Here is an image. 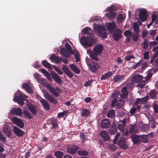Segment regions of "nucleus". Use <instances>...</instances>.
<instances>
[{
  "label": "nucleus",
  "mask_w": 158,
  "mask_h": 158,
  "mask_svg": "<svg viewBox=\"0 0 158 158\" xmlns=\"http://www.w3.org/2000/svg\"><path fill=\"white\" fill-rule=\"evenodd\" d=\"M90 20L94 21L93 28L97 35L102 38H106L107 34L106 32V30L102 26L103 23L102 20L98 18L96 16L92 17L90 19Z\"/></svg>",
  "instance_id": "f257e3e1"
},
{
  "label": "nucleus",
  "mask_w": 158,
  "mask_h": 158,
  "mask_svg": "<svg viewBox=\"0 0 158 158\" xmlns=\"http://www.w3.org/2000/svg\"><path fill=\"white\" fill-rule=\"evenodd\" d=\"M103 49L102 46L101 44H98L94 46L93 48V52L90 49H88L87 52L92 59L97 61L98 60L97 56L101 54Z\"/></svg>",
  "instance_id": "f03ea898"
},
{
  "label": "nucleus",
  "mask_w": 158,
  "mask_h": 158,
  "mask_svg": "<svg viewBox=\"0 0 158 158\" xmlns=\"http://www.w3.org/2000/svg\"><path fill=\"white\" fill-rule=\"evenodd\" d=\"M116 7L114 5H111L107 7L105 10L106 12H108L105 14V16L109 20H113L115 19L117 13L116 12Z\"/></svg>",
  "instance_id": "7ed1b4c3"
},
{
  "label": "nucleus",
  "mask_w": 158,
  "mask_h": 158,
  "mask_svg": "<svg viewBox=\"0 0 158 158\" xmlns=\"http://www.w3.org/2000/svg\"><path fill=\"white\" fill-rule=\"evenodd\" d=\"M81 44L84 47L88 48L92 46L96 41L95 38L90 37H82L80 40Z\"/></svg>",
  "instance_id": "20e7f679"
},
{
  "label": "nucleus",
  "mask_w": 158,
  "mask_h": 158,
  "mask_svg": "<svg viewBox=\"0 0 158 158\" xmlns=\"http://www.w3.org/2000/svg\"><path fill=\"white\" fill-rule=\"evenodd\" d=\"M27 97L25 95L22 94L19 90H18L15 94L14 98V101L17 102L19 104L23 105L24 103L22 99H25Z\"/></svg>",
  "instance_id": "39448f33"
},
{
  "label": "nucleus",
  "mask_w": 158,
  "mask_h": 158,
  "mask_svg": "<svg viewBox=\"0 0 158 158\" xmlns=\"http://www.w3.org/2000/svg\"><path fill=\"white\" fill-rule=\"evenodd\" d=\"M65 46L69 53L70 54L74 55L76 61L78 62L80 60L79 54L76 50L73 51L71 48L70 45L67 43H66L65 44Z\"/></svg>",
  "instance_id": "423d86ee"
},
{
  "label": "nucleus",
  "mask_w": 158,
  "mask_h": 158,
  "mask_svg": "<svg viewBox=\"0 0 158 158\" xmlns=\"http://www.w3.org/2000/svg\"><path fill=\"white\" fill-rule=\"evenodd\" d=\"M44 95L45 98L48 100L49 102L56 103L57 102V100L56 99L53 98L52 96L48 92L43 91Z\"/></svg>",
  "instance_id": "0eeeda50"
},
{
  "label": "nucleus",
  "mask_w": 158,
  "mask_h": 158,
  "mask_svg": "<svg viewBox=\"0 0 158 158\" xmlns=\"http://www.w3.org/2000/svg\"><path fill=\"white\" fill-rule=\"evenodd\" d=\"M44 86L47 88L49 92L52 94L56 97L59 96L58 93L56 91V90L54 89V88L52 87L50 85L46 83Z\"/></svg>",
  "instance_id": "6e6552de"
},
{
  "label": "nucleus",
  "mask_w": 158,
  "mask_h": 158,
  "mask_svg": "<svg viewBox=\"0 0 158 158\" xmlns=\"http://www.w3.org/2000/svg\"><path fill=\"white\" fill-rule=\"evenodd\" d=\"M33 76L37 82L38 83L43 85L44 86L46 83V82L44 81L43 78L40 77L38 73H35L33 74Z\"/></svg>",
  "instance_id": "1a4fd4ad"
},
{
  "label": "nucleus",
  "mask_w": 158,
  "mask_h": 158,
  "mask_svg": "<svg viewBox=\"0 0 158 158\" xmlns=\"http://www.w3.org/2000/svg\"><path fill=\"white\" fill-rule=\"evenodd\" d=\"M118 144L121 148L124 149H126L128 147V145L126 143V139L123 137L120 138Z\"/></svg>",
  "instance_id": "9d476101"
},
{
  "label": "nucleus",
  "mask_w": 158,
  "mask_h": 158,
  "mask_svg": "<svg viewBox=\"0 0 158 158\" xmlns=\"http://www.w3.org/2000/svg\"><path fill=\"white\" fill-rule=\"evenodd\" d=\"M12 120L13 123L18 126L21 128L23 127L24 124L21 119L15 117L13 118Z\"/></svg>",
  "instance_id": "9b49d317"
},
{
  "label": "nucleus",
  "mask_w": 158,
  "mask_h": 158,
  "mask_svg": "<svg viewBox=\"0 0 158 158\" xmlns=\"http://www.w3.org/2000/svg\"><path fill=\"white\" fill-rule=\"evenodd\" d=\"M27 104L29 109L31 112L33 114H35L37 110V107L33 105L32 104L29 102H27Z\"/></svg>",
  "instance_id": "f8f14e48"
},
{
  "label": "nucleus",
  "mask_w": 158,
  "mask_h": 158,
  "mask_svg": "<svg viewBox=\"0 0 158 158\" xmlns=\"http://www.w3.org/2000/svg\"><path fill=\"white\" fill-rule=\"evenodd\" d=\"M122 33V31L121 30L116 29L113 33V38L116 40H118L121 37Z\"/></svg>",
  "instance_id": "ddd939ff"
},
{
  "label": "nucleus",
  "mask_w": 158,
  "mask_h": 158,
  "mask_svg": "<svg viewBox=\"0 0 158 158\" xmlns=\"http://www.w3.org/2000/svg\"><path fill=\"white\" fill-rule=\"evenodd\" d=\"M139 17L142 21H145L147 18L146 11L144 9L141 10L140 11Z\"/></svg>",
  "instance_id": "4468645a"
},
{
  "label": "nucleus",
  "mask_w": 158,
  "mask_h": 158,
  "mask_svg": "<svg viewBox=\"0 0 158 158\" xmlns=\"http://www.w3.org/2000/svg\"><path fill=\"white\" fill-rule=\"evenodd\" d=\"M62 70L66 74L69 78H72L73 76V73L71 72L69 68L65 65L62 67Z\"/></svg>",
  "instance_id": "2eb2a0df"
},
{
  "label": "nucleus",
  "mask_w": 158,
  "mask_h": 158,
  "mask_svg": "<svg viewBox=\"0 0 158 158\" xmlns=\"http://www.w3.org/2000/svg\"><path fill=\"white\" fill-rule=\"evenodd\" d=\"M107 29L109 32L111 33L113 29L116 27V25L114 22L107 23H106Z\"/></svg>",
  "instance_id": "dca6fc26"
},
{
  "label": "nucleus",
  "mask_w": 158,
  "mask_h": 158,
  "mask_svg": "<svg viewBox=\"0 0 158 158\" xmlns=\"http://www.w3.org/2000/svg\"><path fill=\"white\" fill-rule=\"evenodd\" d=\"M149 99L148 96H146L141 98H137L136 101L135 103V105H137L138 104H142L146 102Z\"/></svg>",
  "instance_id": "f3484780"
},
{
  "label": "nucleus",
  "mask_w": 158,
  "mask_h": 158,
  "mask_svg": "<svg viewBox=\"0 0 158 158\" xmlns=\"http://www.w3.org/2000/svg\"><path fill=\"white\" fill-rule=\"evenodd\" d=\"M142 79V76L139 74L134 76L131 79L132 81L134 83H138Z\"/></svg>",
  "instance_id": "a211bd4d"
},
{
  "label": "nucleus",
  "mask_w": 158,
  "mask_h": 158,
  "mask_svg": "<svg viewBox=\"0 0 158 158\" xmlns=\"http://www.w3.org/2000/svg\"><path fill=\"white\" fill-rule=\"evenodd\" d=\"M13 132L19 136H22L24 134V132L21 129L15 126L14 127Z\"/></svg>",
  "instance_id": "6ab92c4d"
},
{
  "label": "nucleus",
  "mask_w": 158,
  "mask_h": 158,
  "mask_svg": "<svg viewBox=\"0 0 158 158\" xmlns=\"http://www.w3.org/2000/svg\"><path fill=\"white\" fill-rule=\"evenodd\" d=\"M110 125V122L107 119H105L102 120L101 126L103 128H106L109 127Z\"/></svg>",
  "instance_id": "aec40b11"
},
{
  "label": "nucleus",
  "mask_w": 158,
  "mask_h": 158,
  "mask_svg": "<svg viewBox=\"0 0 158 158\" xmlns=\"http://www.w3.org/2000/svg\"><path fill=\"white\" fill-rule=\"evenodd\" d=\"M23 88L29 93L32 94L33 92L31 86L27 83H24L23 85Z\"/></svg>",
  "instance_id": "412c9836"
},
{
  "label": "nucleus",
  "mask_w": 158,
  "mask_h": 158,
  "mask_svg": "<svg viewBox=\"0 0 158 158\" xmlns=\"http://www.w3.org/2000/svg\"><path fill=\"white\" fill-rule=\"evenodd\" d=\"M88 67L90 70L92 72H95L99 68V66L96 63L92 62V64H89Z\"/></svg>",
  "instance_id": "4be33fe9"
},
{
  "label": "nucleus",
  "mask_w": 158,
  "mask_h": 158,
  "mask_svg": "<svg viewBox=\"0 0 158 158\" xmlns=\"http://www.w3.org/2000/svg\"><path fill=\"white\" fill-rule=\"evenodd\" d=\"M78 147L77 146H73L68 148L67 151L68 152L71 154H74L77 150L78 149Z\"/></svg>",
  "instance_id": "5701e85b"
},
{
  "label": "nucleus",
  "mask_w": 158,
  "mask_h": 158,
  "mask_svg": "<svg viewBox=\"0 0 158 158\" xmlns=\"http://www.w3.org/2000/svg\"><path fill=\"white\" fill-rule=\"evenodd\" d=\"M10 113L12 114H16L18 115H21L22 113L21 110L19 108L16 109L15 108H12L10 110Z\"/></svg>",
  "instance_id": "b1692460"
},
{
  "label": "nucleus",
  "mask_w": 158,
  "mask_h": 158,
  "mask_svg": "<svg viewBox=\"0 0 158 158\" xmlns=\"http://www.w3.org/2000/svg\"><path fill=\"white\" fill-rule=\"evenodd\" d=\"M51 74L53 78L57 82L60 84L61 83V79L56 73L54 72H52Z\"/></svg>",
  "instance_id": "393cba45"
},
{
  "label": "nucleus",
  "mask_w": 158,
  "mask_h": 158,
  "mask_svg": "<svg viewBox=\"0 0 158 158\" xmlns=\"http://www.w3.org/2000/svg\"><path fill=\"white\" fill-rule=\"evenodd\" d=\"M124 34L126 37H127L126 41L127 42H130L132 35L131 31L129 30H126L125 31Z\"/></svg>",
  "instance_id": "a878e982"
},
{
  "label": "nucleus",
  "mask_w": 158,
  "mask_h": 158,
  "mask_svg": "<svg viewBox=\"0 0 158 158\" xmlns=\"http://www.w3.org/2000/svg\"><path fill=\"white\" fill-rule=\"evenodd\" d=\"M124 78L123 75H118L113 77L114 81L115 82L119 83L122 82Z\"/></svg>",
  "instance_id": "bb28decb"
},
{
  "label": "nucleus",
  "mask_w": 158,
  "mask_h": 158,
  "mask_svg": "<svg viewBox=\"0 0 158 158\" xmlns=\"http://www.w3.org/2000/svg\"><path fill=\"white\" fill-rule=\"evenodd\" d=\"M40 102L45 110H48L50 109V106L48 102L45 99H44L42 100H41Z\"/></svg>",
  "instance_id": "cd10ccee"
},
{
  "label": "nucleus",
  "mask_w": 158,
  "mask_h": 158,
  "mask_svg": "<svg viewBox=\"0 0 158 158\" xmlns=\"http://www.w3.org/2000/svg\"><path fill=\"white\" fill-rule=\"evenodd\" d=\"M70 68L72 70L77 74H79L80 71L79 69L73 64H70L69 65Z\"/></svg>",
  "instance_id": "c85d7f7f"
},
{
  "label": "nucleus",
  "mask_w": 158,
  "mask_h": 158,
  "mask_svg": "<svg viewBox=\"0 0 158 158\" xmlns=\"http://www.w3.org/2000/svg\"><path fill=\"white\" fill-rule=\"evenodd\" d=\"M126 18V15L124 14H119L117 17V20L118 23L123 21Z\"/></svg>",
  "instance_id": "c756f323"
},
{
  "label": "nucleus",
  "mask_w": 158,
  "mask_h": 158,
  "mask_svg": "<svg viewBox=\"0 0 158 158\" xmlns=\"http://www.w3.org/2000/svg\"><path fill=\"white\" fill-rule=\"evenodd\" d=\"M115 72L114 71L107 73L102 76L101 78V79L102 80L106 79L111 76Z\"/></svg>",
  "instance_id": "7c9ffc66"
},
{
  "label": "nucleus",
  "mask_w": 158,
  "mask_h": 158,
  "mask_svg": "<svg viewBox=\"0 0 158 158\" xmlns=\"http://www.w3.org/2000/svg\"><path fill=\"white\" fill-rule=\"evenodd\" d=\"M100 135L105 140L107 141L109 139V137L106 131H101L100 132Z\"/></svg>",
  "instance_id": "2f4dec72"
},
{
  "label": "nucleus",
  "mask_w": 158,
  "mask_h": 158,
  "mask_svg": "<svg viewBox=\"0 0 158 158\" xmlns=\"http://www.w3.org/2000/svg\"><path fill=\"white\" fill-rule=\"evenodd\" d=\"M2 131L8 136H10L11 135V131H10L7 127L5 125L2 129Z\"/></svg>",
  "instance_id": "473e14b6"
},
{
  "label": "nucleus",
  "mask_w": 158,
  "mask_h": 158,
  "mask_svg": "<svg viewBox=\"0 0 158 158\" xmlns=\"http://www.w3.org/2000/svg\"><path fill=\"white\" fill-rule=\"evenodd\" d=\"M84 35L90 34L92 33L91 29L89 27H87L81 31Z\"/></svg>",
  "instance_id": "72a5a7b5"
},
{
  "label": "nucleus",
  "mask_w": 158,
  "mask_h": 158,
  "mask_svg": "<svg viewBox=\"0 0 158 158\" xmlns=\"http://www.w3.org/2000/svg\"><path fill=\"white\" fill-rule=\"evenodd\" d=\"M140 137L136 135L132 136L131 139L134 143H137L140 141Z\"/></svg>",
  "instance_id": "f704fd0d"
},
{
  "label": "nucleus",
  "mask_w": 158,
  "mask_h": 158,
  "mask_svg": "<svg viewBox=\"0 0 158 158\" xmlns=\"http://www.w3.org/2000/svg\"><path fill=\"white\" fill-rule=\"evenodd\" d=\"M63 153L61 151H56L54 152V155L57 158H62Z\"/></svg>",
  "instance_id": "c9c22d12"
},
{
  "label": "nucleus",
  "mask_w": 158,
  "mask_h": 158,
  "mask_svg": "<svg viewBox=\"0 0 158 158\" xmlns=\"http://www.w3.org/2000/svg\"><path fill=\"white\" fill-rule=\"evenodd\" d=\"M127 88L126 87H124L123 89L122 92V93L121 94V97L122 98H125L128 94V93L127 91Z\"/></svg>",
  "instance_id": "e433bc0d"
},
{
  "label": "nucleus",
  "mask_w": 158,
  "mask_h": 158,
  "mask_svg": "<svg viewBox=\"0 0 158 158\" xmlns=\"http://www.w3.org/2000/svg\"><path fill=\"white\" fill-rule=\"evenodd\" d=\"M90 113V111L89 110L84 109L81 113V115L83 116H86L88 115Z\"/></svg>",
  "instance_id": "4c0bfd02"
},
{
  "label": "nucleus",
  "mask_w": 158,
  "mask_h": 158,
  "mask_svg": "<svg viewBox=\"0 0 158 158\" xmlns=\"http://www.w3.org/2000/svg\"><path fill=\"white\" fill-rule=\"evenodd\" d=\"M60 52L61 54L63 55L66 58L69 57V55L68 52H66L65 49L64 48H62L60 50Z\"/></svg>",
  "instance_id": "58836bf2"
},
{
  "label": "nucleus",
  "mask_w": 158,
  "mask_h": 158,
  "mask_svg": "<svg viewBox=\"0 0 158 158\" xmlns=\"http://www.w3.org/2000/svg\"><path fill=\"white\" fill-rule=\"evenodd\" d=\"M125 125L124 121H123V123L119 124H118V129L121 132H123L124 130V126Z\"/></svg>",
  "instance_id": "ea45409f"
},
{
  "label": "nucleus",
  "mask_w": 158,
  "mask_h": 158,
  "mask_svg": "<svg viewBox=\"0 0 158 158\" xmlns=\"http://www.w3.org/2000/svg\"><path fill=\"white\" fill-rule=\"evenodd\" d=\"M115 115V111L113 110H109L107 113V116L108 118H112Z\"/></svg>",
  "instance_id": "a19ab883"
},
{
  "label": "nucleus",
  "mask_w": 158,
  "mask_h": 158,
  "mask_svg": "<svg viewBox=\"0 0 158 158\" xmlns=\"http://www.w3.org/2000/svg\"><path fill=\"white\" fill-rule=\"evenodd\" d=\"M140 141L146 143L148 142L147 136L146 135H142L140 136Z\"/></svg>",
  "instance_id": "79ce46f5"
},
{
  "label": "nucleus",
  "mask_w": 158,
  "mask_h": 158,
  "mask_svg": "<svg viewBox=\"0 0 158 158\" xmlns=\"http://www.w3.org/2000/svg\"><path fill=\"white\" fill-rule=\"evenodd\" d=\"M124 104V100L123 99H121L118 101L116 103V106L118 107H121Z\"/></svg>",
  "instance_id": "37998d69"
},
{
  "label": "nucleus",
  "mask_w": 158,
  "mask_h": 158,
  "mask_svg": "<svg viewBox=\"0 0 158 158\" xmlns=\"http://www.w3.org/2000/svg\"><path fill=\"white\" fill-rule=\"evenodd\" d=\"M77 153L79 155L81 156H87L88 154V152L85 150H79L77 152Z\"/></svg>",
  "instance_id": "c03bdc74"
},
{
  "label": "nucleus",
  "mask_w": 158,
  "mask_h": 158,
  "mask_svg": "<svg viewBox=\"0 0 158 158\" xmlns=\"http://www.w3.org/2000/svg\"><path fill=\"white\" fill-rule=\"evenodd\" d=\"M42 64L46 67L51 69L52 67L51 65L49 64L46 60H43L42 61Z\"/></svg>",
  "instance_id": "a18cd8bd"
},
{
  "label": "nucleus",
  "mask_w": 158,
  "mask_h": 158,
  "mask_svg": "<svg viewBox=\"0 0 158 158\" xmlns=\"http://www.w3.org/2000/svg\"><path fill=\"white\" fill-rule=\"evenodd\" d=\"M133 28L135 33H138L139 32V27L137 23H135L133 24Z\"/></svg>",
  "instance_id": "49530a36"
},
{
  "label": "nucleus",
  "mask_w": 158,
  "mask_h": 158,
  "mask_svg": "<svg viewBox=\"0 0 158 158\" xmlns=\"http://www.w3.org/2000/svg\"><path fill=\"white\" fill-rule=\"evenodd\" d=\"M133 40L136 41L138 40L139 37V35L138 33H133L131 35Z\"/></svg>",
  "instance_id": "de8ad7c7"
},
{
  "label": "nucleus",
  "mask_w": 158,
  "mask_h": 158,
  "mask_svg": "<svg viewBox=\"0 0 158 158\" xmlns=\"http://www.w3.org/2000/svg\"><path fill=\"white\" fill-rule=\"evenodd\" d=\"M117 131V130L115 128L112 127L108 131V133L111 135L114 134L116 133Z\"/></svg>",
  "instance_id": "09e8293b"
},
{
  "label": "nucleus",
  "mask_w": 158,
  "mask_h": 158,
  "mask_svg": "<svg viewBox=\"0 0 158 158\" xmlns=\"http://www.w3.org/2000/svg\"><path fill=\"white\" fill-rule=\"evenodd\" d=\"M23 114L26 117L28 118H32V116L30 114L29 112L25 110V109L23 110Z\"/></svg>",
  "instance_id": "8fccbe9b"
},
{
  "label": "nucleus",
  "mask_w": 158,
  "mask_h": 158,
  "mask_svg": "<svg viewBox=\"0 0 158 158\" xmlns=\"http://www.w3.org/2000/svg\"><path fill=\"white\" fill-rule=\"evenodd\" d=\"M141 45L144 49H146L148 48V45L147 41L145 40H144V42Z\"/></svg>",
  "instance_id": "3c124183"
},
{
  "label": "nucleus",
  "mask_w": 158,
  "mask_h": 158,
  "mask_svg": "<svg viewBox=\"0 0 158 158\" xmlns=\"http://www.w3.org/2000/svg\"><path fill=\"white\" fill-rule=\"evenodd\" d=\"M54 69L59 74L61 75L63 74V72L57 67L55 66Z\"/></svg>",
  "instance_id": "603ef678"
},
{
  "label": "nucleus",
  "mask_w": 158,
  "mask_h": 158,
  "mask_svg": "<svg viewBox=\"0 0 158 158\" xmlns=\"http://www.w3.org/2000/svg\"><path fill=\"white\" fill-rule=\"evenodd\" d=\"M59 59V57L56 56L55 55H52L50 57V59L53 61H55L57 59Z\"/></svg>",
  "instance_id": "864d4df0"
},
{
  "label": "nucleus",
  "mask_w": 158,
  "mask_h": 158,
  "mask_svg": "<svg viewBox=\"0 0 158 158\" xmlns=\"http://www.w3.org/2000/svg\"><path fill=\"white\" fill-rule=\"evenodd\" d=\"M157 13H153L152 16V22H154L156 19L157 17Z\"/></svg>",
  "instance_id": "5fc2aeb1"
},
{
  "label": "nucleus",
  "mask_w": 158,
  "mask_h": 158,
  "mask_svg": "<svg viewBox=\"0 0 158 158\" xmlns=\"http://www.w3.org/2000/svg\"><path fill=\"white\" fill-rule=\"evenodd\" d=\"M140 64L141 61H139L138 63L133 65L132 66V69H136L140 65Z\"/></svg>",
  "instance_id": "6e6d98bb"
},
{
  "label": "nucleus",
  "mask_w": 158,
  "mask_h": 158,
  "mask_svg": "<svg viewBox=\"0 0 158 158\" xmlns=\"http://www.w3.org/2000/svg\"><path fill=\"white\" fill-rule=\"evenodd\" d=\"M152 74L151 73H148L145 77V80L146 82H148L152 77Z\"/></svg>",
  "instance_id": "4d7b16f0"
},
{
  "label": "nucleus",
  "mask_w": 158,
  "mask_h": 158,
  "mask_svg": "<svg viewBox=\"0 0 158 158\" xmlns=\"http://www.w3.org/2000/svg\"><path fill=\"white\" fill-rule=\"evenodd\" d=\"M148 33L147 31L146 30H143L142 32V37L144 38L146 36Z\"/></svg>",
  "instance_id": "13d9d810"
},
{
  "label": "nucleus",
  "mask_w": 158,
  "mask_h": 158,
  "mask_svg": "<svg viewBox=\"0 0 158 158\" xmlns=\"http://www.w3.org/2000/svg\"><path fill=\"white\" fill-rule=\"evenodd\" d=\"M35 96L36 99L39 101L40 102L41 101V100L44 99L37 94H35Z\"/></svg>",
  "instance_id": "bf43d9fd"
},
{
  "label": "nucleus",
  "mask_w": 158,
  "mask_h": 158,
  "mask_svg": "<svg viewBox=\"0 0 158 158\" xmlns=\"http://www.w3.org/2000/svg\"><path fill=\"white\" fill-rule=\"evenodd\" d=\"M153 108L155 113H158V105H154L153 106Z\"/></svg>",
  "instance_id": "052dcab7"
},
{
  "label": "nucleus",
  "mask_w": 158,
  "mask_h": 158,
  "mask_svg": "<svg viewBox=\"0 0 158 158\" xmlns=\"http://www.w3.org/2000/svg\"><path fill=\"white\" fill-rule=\"evenodd\" d=\"M108 147L113 151L115 150L116 148L112 144H109L108 145Z\"/></svg>",
  "instance_id": "680f3d73"
},
{
  "label": "nucleus",
  "mask_w": 158,
  "mask_h": 158,
  "mask_svg": "<svg viewBox=\"0 0 158 158\" xmlns=\"http://www.w3.org/2000/svg\"><path fill=\"white\" fill-rule=\"evenodd\" d=\"M134 57L132 55L127 56L125 57V59L127 61H129L131 58H133Z\"/></svg>",
  "instance_id": "e2e57ef3"
},
{
  "label": "nucleus",
  "mask_w": 158,
  "mask_h": 158,
  "mask_svg": "<svg viewBox=\"0 0 158 158\" xmlns=\"http://www.w3.org/2000/svg\"><path fill=\"white\" fill-rule=\"evenodd\" d=\"M158 44V43L156 41L150 42L149 43V46L150 47L156 45Z\"/></svg>",
  "instance_id": "0e129e2a"
},
{
  "label": "nucleus",
  "mask_w": 158,
  "mask_h": 158,
  "mask_svg": "<svg viewBox=\"0 0 158 158\" xmlns=\"http://www.w3.org/2000/svg\"><path fill=\"white\" fill-rule=\"evenodd\" d=\"M120 135V134L119 133H118L115 136V138L114 139V144L116 143V141L117 140V139H118V137Z\"/></svg>",
  "instance_id": "69168bd1"
},
{
  "label": "nucleus",
  "mask_w": 158,
  "mask_h": 158,
  "mask_svg": "<svg viewBox=\"0 0 158 158\" xmlns=\"http://www.w3.org/2000/svg\"><path fill=\"white\" fill-rule=\"evenodd\" d=\"M145 85V82L144 81H142L138 85V86L139 87H143Z\"/></svg>",
  "instance_id": "338daca9"
},
{
  "label": "nucleus",
  "mask_w": 158,
  "mask_h": 158,
  "mask_svg": "<svg viewBox=\"0 0 158 158\" xmlns=\"http://www.w3.org/2000/svg\"><path fill=\"white\" fill-rule=\"evenodd\" d=\"M150 96L151 98H153L156 95V93L153 91H151L150 93Z\"/></svg>",
  "instance_id": "774afa93"
}]
</instances>
